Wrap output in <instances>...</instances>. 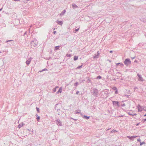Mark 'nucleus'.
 I'll return each instance as SVG.
<instances>
[{
	"label": "nucleus",
	"instance_id": "obj_1",
	"mask_svg": "<svg viewBox=\"0 0 146 146\" xmlns=\"http://www.w3.org/2000/svg\"><path fill=\"white\" fill-rule=\"evenodd\" d=\"M124 63L127 66H128L131 64V61L129 59L127 58L125 60Z\"/></svg>",
	"mask_w": 146,
	"mask_h": 146
},
{
	"label": "nucleus",
	"instance_id": "obj_17",
	"mask_svg": "<svg viewBox=\"0 0 146 146\" xmlns=\"http://www.w3.org/2000/svg\"><path fill=\"white\" fill-rule=\"evenodd\" d=\"M118 93V91L117 90H115V94H117Z\"/></svg>",
	"mask_w": 146,
	"mask_h": 146
},
{
	"label": "nucleus",
	"instance_id": "obj_24",
	"mask_svg": "<svg viewBox=\"0 0 146 146\" xmlns=\"http://www.w3.org/2000/svg\"><path fill=\"white\" fill-rule=\"evenodd\" d=\"M143 120H144V121H146V119H144Z\"/></svg>",
	"mask_w": 146,
	"mask_h": 146
},
{
	"label": "nucleus",
	"instance_id": "obj_33",
	"mask_svg": "<svg viewBox=\"0 0 146 146\" xmlns=\"http://www.w3.org/2000/svg\"><path fill=\"white\" fill-rule=\"evenodd\" d=\"M135 62H136V60H135Z\"/></svg>",
	"mask_w": 146,
	"mask_h": 146
},
{
	"label": "nucleus",
	"instance_id": "obj_2",
	"mask_svg": "<svg viewBox=\"0 0 146 146\" xmlns=\"http://www.w3.org/2000/svg\"><path fill=\"white\" fill-rule=\"evenodd\" d=\"M128 114L130 115H136L135 113L132 110L128 112Z\"/></svg>",
	"mask_w": 146,
	"mask_h": 146
},
{
	"label": "nucleus",
	"instance_id": "obj_32",
	"mask_svg": "<svg viewBox=\"0 0 146 146\" xmlns=\"http://www.w3.org/2000/svg\"><path fill=\"white\" fill-rule=\"evenodd\" d=\"M135 62H136V60H135Z\"/></svg>",
	"mask_w": 146,
	"mask_h": 146
},
{
	"label": "nucleus",
	"instance_id": "obj_13",
	"mask_svg": "<svg viewBox=\"0 0 146 146\" xmlns=\"http://www.w3.org/2000/svg\"><path fill=\"white\" fill-rule=\"evenodd\" d=\"M138 76H139V79H140V80H141L142 78H141V77L139 75H138Z\"/></svg>",
	"mask_w": 146,
	"mask_h": 146
},
{
	"label": "nucleus",
	"instance_id": "obj_7",
	"mask_svg": "<svg viewBox=\"0 0 146 146\" xmlns=\"http://www.w3.org/2000/svg\"><path fill=\"white\" fill-rule=\"evenodd\" d=\"M78 59V56H75L74 57V60H77Z\"/></svg>",
	"mask_w": 146,
	"mask_h": 146
},
{
	"label": "nucleus",
	"instance_id": "obj_19",
	"mask_svg": "<svg viewBox=\"0 0 146 146\" xmlns=\"http://www.w3.org/2000/svg\"><path fill=\"white\" fill-rule=\"evenodd\" d=\"M37 119L38 120H39L40 119V117L39 116H38V117H37Z\"/></svg>",
	"mask_w": 146,
	"mask_h": 146
},
{
	"label": "nucleus",
	"instance_id": "obj_29",
	"mask_svg": "<svg viewBox=\"0 0 146 146\" xmlns=\"http://www.w3.org/2000/svg\"><path fill=\"white\" fill-rule=\"evenodd\" d=\"M144 116H146V114L144 115Z\"/></svg>",
	"mask_w": 146,
	"mask_h": 146
},
{
	"label": "nucleus",
	"instance_id": "obj_14",
	"mask_svg": "<svg viewBox=\"0 0 146 146\" xmlns=\"http://www.w3.org/2000/svg\"><path fill=\"white\" fill-rule=\"evenodd\" d=\"M97 78L99 79H100L101 78V77L100 76H98L97 77Z\"/></svg>",
	"mask_w": 146,
	"mask_h": 146
},
{
	"label": "nucleus",
	"instance_id": "obj_11",
	"mask_svg": "<svg viewBox=\"0 0 146 146\" xmlns=\"http://www.w3.org/2000/svg\"><path fill=\"white\" fill-rule=\"evenodd\" d=\"M119 64H120L122 66H123V64H121V63H117L116 64V65H117Z\"/></svg>",
	"mask_w": 146,
	"mask_h": 146
},
{
	"label": "nucleus",
	"instance_id": "obj_16",
	"mask_svg": "<svg viewBox=\"0 0 146 146\" xmlns=\"http://www.w3.org/2000/svg\"><path fill=\"white\" fill-rule=\"evenodd\" d=\"M84 117H85L86 119H88L89 118V117H87L86 116H84Z\"/></svg>",
	"mask_w": 146,
	"mask_h": 146
},
{
	"label": "nucleus",
	"instance_id": "obj_5",
	"mask_svg": "<svg viewBox=\"0 0 146 146\" xmlns=\"http://www.w3.org/2000/svg\"><path fill=\"white\" fill-rule=\"evenodd\" d=\"M31 60L29 59L26 61V63L27 65H29L30 63Z\"/></svg>",
	"mask_w": 146,
	"mask_h": 146
},
{
	"label": "nucleus",
	"instance_id": "obj_25",
	"mask_svg": "<svg viewBox=\"0 0 146 146\" xmlns=\"http://www.w3.org/2000/svg\"><path fill=\"white\" fill-rule=\"evenodd\" d=\"M56 33V31H54V33L55 34Z\"/></svg>",
	"mask_w": 146,
	"mask_h": 146
},
{
	"label": "nucleus",
	"instance_id": "obj_21",
	"mask_svg": "<svg viewBox=\"0 0 146 146\" xmlns=\"http://www.w3.org/2000/svg\"><path fill=\"white\" fill-rule=\"evenodd\" d=\"M56 91V89H55L54 90V92H55Z\"/></svg>",
	"mask_w": 146,
	"mask_h": 146
},
{
	"label": "nucleus",
	"instance_id": "obj_10",
	"mask_svg": "<svg viewBox=\"0 0 146 146\" xmlns=\"http://www.w3.org/2000/svg\"><path fill=\"white\" fill-rule=\"evenodd\" d=\"M136 137V136H131V137H130V136H127V137L129 138V139H131V138L132 137V138H135Z\"/></svg>",
	"mask_w": 146,
	"mask_h": 146
},
{
	"label": "nucleus",
	"instance_id": "obj_6",
	"mask_svg": "<svg viewBox=\"0 0 146 146\" xmlns=\"http://www.w3.org/2000/svg\"><path fill=\"white\" fill-rule=\"evenodd\" d=\"M113 104H116L117 106H119V102H118L113 101Z\"/></svg>",
	"mask_w": 146,
	"mask_h": 146
},
{
	"label": "nucleus",
	"instance_id": "obj_26",
	"mask_svg": "<svg viewBox=\"0 0 146 146\" xmlns=\"http://www.w3.org/2000/svg\"><path fill=\"white\" fill-rule=\"evenodd\" d=\"M2 8L1 9H0V11H1L2 10Z\"/></svg>",
	"mask_w": 146,
	"mask_h": 146
},
{
	"label": "nucleus",
	"instance_id": "obj_28",
	"mask_svg": "<svg viewBox=\"0 0 146 146\" xmlns=\"http://www.w3.org/2000/svg\"><path fill=\"white\" fill-rule=\"evenodd\" d=\"M58 88V87L57 86L56 87V88Z\"/></svg>",
	"mask_w": 146,
	"mask_h": 146
},
{
	"label": "nucleus",
	"instance_id": "obj_22",
	"mask_svg": "<svg viewBox=\"0 0 146 146\" xmlns=\"http://www.w3.org/2000/svg\"><path fill=\"white\" fill-rule=\"evenodd\" d=\"M20 0H15V1H19Z\"/></svg>",
	"mask_w": 146,
	"mask_h": 146
},
{
	"label": "nucleus",
	"instance_id": "obj_31",
	"mask_svg": "<svg viewBox=\"0 0 146 146\" xmlns=\"http://www.w3.org/2000/svg\"><path fill=\"white\" fill-rule=\"evenodd\" d=\"M138 125V124H137V125Z\"/></svg>",
	"mask_w": 146,
	"mask_h": 146
},
{
	"label": "nucleus",
	"instance_id": "obj_4",
	"mask_svg": "<svg viewBox=\"0 0 146 146\" xmlns=\"http://www.w3.org/2000/svg\"><path fill=\"white\" fill-rule=\"evenodd\" d=\"M62 91V87H60L59 88V90L57 92V93H61Z\"/></svg>",
	"mask_w": 146,
	"mask_h": 146
},
{
	"label": "nucleus",
	"instance_id": "obj_20",
	"mask_svg": "<svg viewBox=\"0 0 146 146\" xmlns=\"http://www.w3.org/2000/svg\"><path fill=\"white\" fill-rule=\"evenodd\" d=\"M37 111L39 112V109L38 108H36Z\"/></svg>",
	"mask_w": 146,
	"mask_h": 146
},
{
	"label": "nucleus",
	"instance_id": "obj_18",
	"mask_svg": "<svg viewBox=\"0 0 146 146\" xmlns=\"http://www.w3.org/2000/svg\"><path fill=\"white\" fill-rule=\"evenodd\" d=\"M66 56H67V57H70V56L71 55H70V54H67L66 55Z\"/></svg>",
	"mask_w": 146,
	"mask_h": 146
},
{
	"label": "nucleus",
	"instance_id": "obj_27",
	"mask_svg": "<svg viewBox=\"0 0 146 146\" xmlns=\"http://www.w3.org/2000/svg\"><path fill=\"white\" fill-rule=\"evenodd\" d=\"M110 53H111V52H112V51H110Z\"/></svg>",
	"mask_w": 146,
	"mask_h": 146
},
{
	"label": "nucleus",
	"instance_id": "obj_12",
	"mask_svg": "<svg viewBox=\"0 0 146 146\" xmlns=\"http://www.w3.org/2000/svg\"><path fill=\"white\" fill-rule=\"evenodd\" d=\"M112 89L113 90H116L117 89V88L116 87H113L112 88Z\"/></svg>",
	"mask_w": 146,
	"mask_h": 146
},
{
	"label": "nucleus",
	"instance_id": "obj_15",
	"mask_svg": "<svg viewBox=\"0 0 146 146\" xmlns=\"http://www.w3.org/2000/svg\"><path fill=\"white\" fill-rule=\"evenodd\" d=\"M82 66H78L76 68L77 69H79V68H81V67H82Z\"/></svg>",
	"mask_w": 146,
	"mask_h": 146
},
{
	"label": "nucleus",
	"instance_id": "obj_9",
	"mask_svg": "<svg viewBox=\"0 0 146 146\" xmlns=\"http://www.w3.org/2000/svg\"><path fill=\"white\" fill-rule=\"evenodd\" d=\"M136 137V136H131V137H130V136H127V137L129 138V139H131V138L132 137V138H135Z\"/></svg>",
	"mask_w": 146,
	"mask_h": 146
},
{
	"label": "nucleus",
	"instance_id": "obj_3",
	"mask_svg": "<svg viewBox=\"0 0 146 146\" xmlns=\"http://www.w3.org/2000/svg\"><path fill=\"white\" fill-rule=\"evenodd\" d=\"M137 107L138 109V111L139 112L142 111L143 109L142 107L141 106L139 105H138Z\"/></svg>",
	"mask_w": 146,
	"mask_h": 146
},
{
	"label": "nucleus",
	"instance_id": "obj_23",
	"mask_svg": "<svg viewBox=\"0 0 146 146\" xmlns=\"http://www.w3.org/2000/svg\"><path fill=\"white\" fill-rule=\"evenodd\" d=\"M78 30H79V29H76V31H78Z\"/></svg>",
	"mask_w": 146,
	"mask_h": 146
},
{
	"label": "nucleus",
	"instance_id": "obj_8",
	"mask_svg": "<svg viewBox=\"0 0 146 146\" xmlns=\"http://www.w3.org/2000/svg\"><path fill=\"white\" fill-rule=\"evenodd\" d=\"M60 46H57L55 47V49L56 50H57L59 49V48Z\"/></svg>",
	"mask_w": 146,
	"mask_h": 146
},
{
	"label": "nucleus",
	"instance_id": "obj_30",
	"mask_svg": "<svg viewBox=\"0 0 146 146\" xmlns=\"http://www.w3.org/2000/svg\"><path fill=\"white\" fill-rule=\"evenodd\" d=\"M138 140V141H140V139H138V140Z\"/></svg>",
	"mask_w": 146,
	"mask_h": 146
}]
</instances>
